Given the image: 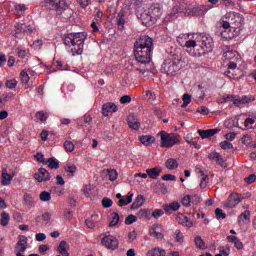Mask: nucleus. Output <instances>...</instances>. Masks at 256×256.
Masks as SVG:
<instances>
[{
    "label": "nucleus",
    "mask_w": 256,
    "mask_h": 256,
    "mask_svg": "<svg viewBox=\"0 0 256 256\" xmlns=\"http://www.w3.org/2000/svg\"><path fill=\"white\" fill-rule=\"evenodd\" d=\"M153 51V39L149 36H141L134 44V55L138 63L147 65L151 63V53Z\"/></svg>",
    "instance_id": "obj_1"
},
{
    "label": "nucleus",
    "mask_w": 256,
    "mask_h": 256,
    "mask_svg": "<svg viewBox=\"0 0 256 256\" xmlns=\"http://www.w3.org/2000/svg\"><path fill=\"white\" fill-rule=\"evenodd\" d=\"M87 40V32H78L67 34L64 38L66 50L72 55H81Z\"/></svg>",
    "instance_id": "obj_2"
},
{
    "label": "nucleus",
    "mask_w": 256,
    "mask_h": 256,
    "mask_svg": "<svg viewBox=\"0 0 256 256\" xmlns=\"http://www.w3.org/2000/svg\"><path fill=\"white\" fill-rule=\"evenodd\" d=\"M197 37H199L197 33H182L177 37V43H179L181 47H184L187 53H189V55L192 57L197 56V53L193 52L195 49V41H197Z\"/></svg>",
    "instance_id": "obj_3"
},
{
    "label": "nucleus",
    "mask_w": 256,
    "mask_h": 256,
    "mask_svg": "<svg viewBox=\"0 0 256 256\" xmlns=\"http://www.w3.org/2000/svg\"><path fill=\"white\" fill-rule=\"evenodd\" d=\"M137 17L142 22V25L149 27V25H155L157 19L161 17V9L151 6L148 10L138 13Z\"/></svg>",
    "instance_id": "obj_4"
},
{
    "label": "nucleus",
    "mask_w": 256,
    "mask_h": 256,
    "mask_svg": "<svg viewBox=\"0 0 256 256\" xmlns=\"http://www.w3.org/2000/svg\"><path fill=\"white\" fill-rule=\"evenodd\" d=\"M159 136L161 139L160 147H164L166 149H171V147H175L181 141V137L176 133H168L166 131L159 132Z\"/></svg>",
    "instance_id": "obj_5"
},
{
    "label": "nucleus",
    "mask_w": 256,
    "mask_h": 256,
    "mask_svg": "<svg viewBox=\"0 0 256 256\" xmlns=\"http://www.w3.org/2000/svg\"><path fill=\"white\" fill-rule=\"evenodd\" d=\"M197 35L198 37L195 41V47H197V43H201V50L196 53V57H201L202 55H205V53L213 51V38L201 33H197Z\"/></svg>",
    "instance_id": "obj_6"
},
{
    "label": "nucleus",
    "mask_w": 256,
    "mask_h": 256,
    "mask_svg": "<svg viewBox=\"0 0 256 256\" xmlns=\"http://www.w3.org/2000/svg\"><path fill=\"white\" fill-rule=\"evenodd\" d=\"M237 19L239 20V13L236 12H228L221 18L219 23L217 24L220 29L227 31L231 29V25H235L237 23Z\"/></svg>",
    "instance_id": "obj_7"
},
{
    "label": "nucleus",
    "mask_w": 256,
    "mask_h": 256,
    "mask_svg": "<svg viewBox=\"0 0 256 256\" xmlns=\"http://www.w3.org/2000/svg\"><path fill=\"white\" fill-rule=\"evenodd\" d=\"M20 79L23 87L29 89V87H33L35 79H37V72L31 69H24L20 73Z\"/></svg>",
    "instance_id": "obj_8"
},
{
    "label": "nucleus",
    "mask_w": 256,
    "mask_h": 256,
    "mask_svg": "<svg viewBox=\"0 0 256 256\" xmlns=\"http://www.w3.org/2000/svg\"><path fill=\"white\" fill-rule=\"evenodd\" d=\"M36 27L35 24H21L18 23L15 26V30L13 32L14 37H16V39H21L23 37V35H25V33H34L36 31Z\"/></svg>",
    "instance_id": "obj_9"
},
{
    "label": "nucleus",
    "mask_w": 256,
    "mask_h": 256,
    "mask_svg": "<svg viewBox=\"0 0 256 256\" xmlns=\"http://www.w3.org/2000/svg\"><path fill=\"white\" fill-rule=\"evenodd\" d=\"M180 69L179 62H175L171 59H166L161 68V70L167 73V75H170V77L177 75Z\"/></svg>",
    "instance_id": "obj_10"
},
{
    "label": "nucleus",
    "mask_w": 256,
    "mask_h": 256,
    "mask_svg": "<svg viewBox=\"0 0 256 256\" xmlns=\"http://www.w3.org/2000/svg\"><path fill=\"white\" fill-rule=\"evenodd\" d=\"M101 243L103 247H106V249H110V251H115V249H119V240L111 234H105L101 239Z\"/></svg>",
    "instance_id": "obj_11"
},
{
    "label": "nucleus",
    "mask_w": 256,
    "mask_h": 256,
    "mask_svg": "<svg viewBox=\"0 0 256 256\" xmlns=\"http://www.w3.org/2000/svg\"><path fill=\"white\" fill-rule=\"evenodd\" d=\"M237 125L239 129H253V125H255V118L248 116L247 114H241L238 116Z\"/></svg>",
    "instance_id": "obj_12"
},
{
    "label": "nucleus",
    "mask_w": 256,
    "mask_h": 256,
    "mask_svg": "<svg viewBox=\"0 0 256 256\" xmlns=\"http://www.w3.org/2000/svg\"><path fill=\"white\" fill-rule=\"evenodd\" d=\"M47 7L53 11H63L67 9V2L65 0H47Z\"/></svg>",
    "instance_id": "obj_13"
},
{
    "label": "nucleus",
    "mask_w": 256,
    "mask_h": 256,
    "mask_svg": "<svg viewBox=\"0 0 256 256\" xmlns=\"http://www.w3.org/2000/svg\"><path fill=\"white\" fill-rule=\"evenodd\" d=\"M255 101V96L253 95H244V96H239L236 95V99L234 101L235 107H243L245 105H249V103H253Z\"/></svg>",
    "instance_id": "obj_14"
},
{
    "label": "nucleus",
    "mask_w": 256,
    "mask_h": 256,
    "mask_svg": "<svg viewBox=\"0 0 256 256\" xmlns=\"http://www.w3.org/2000/svg\"><path fill=\"white\" fill-rule=\"evenodd\" d=\"M34 179L38 181V183H47V181L51 180V174L47 169L45 168H40L38 172L34 174Z\"/></svg>",
    "instance_id": "obj_15"
},
{
    "label": "nucleus",
    "mask_w": 256,
    "mask_h": 256,
    "mask_svg": "<svg viewBox=\"0 0 256 256\" xmlns=\"http://www.w3.org/2000/svg\"><path fill=\"white\" fill-rule=\"evenodd\" d=\"M163 226L161 224H154L150 228V236L154 237V239H158L159 241L163 240L165 235H163Z\"/></svg>",
    "instance_id": "obj_16"
},
{
    "label": "nucleus",
    "mask_w": 256,
    "mask_h": 256,
    "mask_svg": "<svg viewBox=\"0 0 256 256\" xmlns=\"http://www.w3.org/2000/svg\"><path fill=\"white\" fill-rule=\"evenodd\" d=\"M241 203V197L239 194H231L228 201L224 204L225 209H233Z\"/></svg>",
    "instance_id": "obj_17"
},
{
    "label": "nucleus",
    "mask_w": 256,
    "mask_h": 256,
    "mask_svg": "<svg viewBox=\"0 0 256 256\" xmlns=\"http://www.w3.org/2000/svg\"><path fill=\"white\" fill-rule=\"evenodd\" d=\"M119 111V107L115 105V103L108 102L102 106V115L104 117H109V115H113V113H117Z\"/></svg>",
    "instance_id": "obj_18"
},
{
    "label": "nucleus",
    "mask_w": 256,
    "mask_h": 256,
    "mask_svg": "<svg viewBox=\"0 0 256 256\" xmlns=\"http://www.w3.org/2000/svg\"><path fill=\"white\" fill-rule=\"evenodd\" d=\"M29 243V239L25 235H21L18 237V242L15 247V251L25 252L27 251V244Z\"/></svg>",
    "instance_id": "obj_19"
},
{
    "label": "nucleus",
    "mask_w": 256,
    "mask_h": 256,
    "mask_svg": "<svg viewBox=\"0 0 256 256\" xmlns=\"http://www.w3.org/2000/svg\"><path fill=\"white\" fill-rule=\"evenodd\" d=\"M176 221L180 223V225H183V227H190L193 226V220H191L189 217L185 216L184 214H178L176 216Z\"/></svg>",
    "instance_id": "obj_20"
},
{
    "label": "nucleus",
    "mask_w": 256,
    "mask_h": 256,
    "mask_svg": "<svg viewBox=\"0 0 256 256\" xmlns=\"http://www.w3.org/2000/svg\"><path fill=\"white\" fill-rule=\"evenodd\" d=\"M13 177H15V174L13 173H8L7 172V168H3L2 169V185H4V187H7V185H11V181H13Z\"/></svg>",
    "instance_id": "obj_21"
},
{
    "label": "nucleus",
    "mask_w": 256,
    "mask_h": 256,
    "mask_svg": "<svg viewBox=\"0 0 256 256\" xmlns=\"http://www.w3.org/2000/svg\"><path fill=\"white\" fill-rule=\"evenodd\" d=\"M221 131L220 129H208V130H198V133L202 139H209V137H213V135H217Z\"/></svg>",
    "instance_id": "obj_22"
},
{
    "label": "nucleus",
    "mask_w": 256,
    "mask_h": 256,
    "mask_svg": "<svg viewBox=\"0 0 256 256\" xmlns=\"http://www.w3.org/2000/svg\"><path fill=\"white\" fill-rule=\"evenodd\" d=\"M128 125H129L130 129L137 131V130H139V127H141V122H139V119H137V116L130 115L128 117Z\"/></svg>",
    "instance_id": "obj_23"
},
{
    "label": "nucleus",
    "mask_w": 256,
    "mask_h": 256,
    "mask_svg": "<svg viewBox=\"0 0 256 256\" xmlns=\"http://www.w3.org/2000/svg\"><path fill=\"white\" fill-rule=\"evenodd\" d=\"M224 61H239V54L237 51L228 50L223 54Z\"/></svg>",
    "instance_id": "obj_24"
},
{
    "label": "nucleus",
    "mask_w": 256,
    "mask_h": 256,
    "mask_svg": "<svg viewBox=\"0 0 256 256\" xmlns=\"http://www.w3.org/2000/svg\"><path fill=\"white\" fill-rule=\"evenodd\" d=\"M227 241L229 243H233L234 247H236L238 249V251H241V249H243V247H244L243 242H241V240L237 236L229 235V236H227Z\"/></svg>",
    "instance_id": "obj_25"
},
{
    "label": "nucleus",
    "mask_w": 256,
    "mask_h": 256,
    "mask_svg": "<svg viewBox=\"0 0 256 256\" xmlns=\"http://www.w3.org/2000/svg\"><path fill=\"white\" fill-rule=\"evenodd\" d=\"M133 193L129 192L128 195L122 196L118 202L119 207H125L133 202Z\"/></svg>",
    "instance_id": "obj_26"
},
{
    "label": "nucleus",
    "mask_w": 256,
    "mask_h": 256,
    "mask_svg": "<svg viewBox=\"0 0 256 256\" xmlns=\"http://www.w3.org/2000/svg\"><path fill=\"white\" fill-rule=\"evenodd\" d=\"M145 197L143 195H138L134 202L131 205V209L135 210V209H139L140 207H143V205H145Z\"/></svg>",
    "instance_id": "obj_27"
},
{
    "label": "nucleus",
    "mask_w": 256,
    "mask_h": 256,
    "mask_svg": "<svg viewBox=\"0 0 256 256\" xmlns=\"http://www.w3.org/2000/svg\"><path fill=\"white\" fill-rule=\"evenodd\" d=\"M139 141L142 145H145V147H149V145L155 143V138L151 135H142L139 137Z\"/></svg>",
    "instance_id": "obj_28"
},
{
    "label": "nucleus",
    "mask_w": 256,
    "mask_h": 256,
    "mask_svg": "<svg viewBox=\"0 0 256 256\" xmlns=\"http://www.w3.org/2000/svg\"><path fill=\"white\" fill-rule=\"evenodd\" d=\"M238 223L239 225H245V223H251V212L244 211L239 217H238Z\"/></svg>",
    "instance_id": "obj_29"
},
{
    "label": "nucleus",
    "mask_w": 256,
    "mask_h": 256,
    "mask_svg": "<svg viewBox=\"0 0 256 256\" xmlns=\"http://www.w3.org/2000/svg\"><path fill=\"white\" fill-rule=\"evenodd\" d=\"M162 207L166 213H169L170 211H179L181 204H179L177 201H174L171 204H164Z\"/></svg>",
    "instance_id": "obj_30"
},
{
    "label": "nucleus",
    "mask_w": 256,
    "mask_h": 256,
    "mask_svg": "<svg viewBox=\"0 0 256 256\" xmlns=\"http://www.w3.org/2000/svg\"><path fill=\"white\" fill-rule=\"evenodd\" d=\"M237 61L238 60H232L228 64V70L225 72V75L227 77H229L230 79H233V77H234L233 71H235V69H237Z\"/></svg>",
    "instance_id": "obj_31"
},
{
    "label": "nucleus",
    "mask_w": 256,
    "mask_h": 256,
    "mask_svg": "<svg viewBox=\"0 0 256 256\" xmlns=\"http://www.w3.org/2000/svg\"><path fill=\"white\" fill-rule=\"evenodd\" d=\"M146 173L150 179H157L161 175V168H148L146 169Z\"/></svg>",
    "instance_id": "obj_32"
},
{
    "label": "nucleus",
    "mask_w": 256,
    "mask_h": 256,
    "mask_svg": "<svg viewBox=\"0 0 256 256\" xmlns=\"http://www.w3.org/2000/svg\"><path fill=\"white\" fill-rule=\"evenodd\" d=\"M138 217L140 219H146L147 221H151V217H152L151 209L149 208L140 209L138 212Z\"/></svg>",
    "instance_id": "obj_33"
},
{
    "label": "nucleus",
    "mask_w": 256,
    "mask_h": 256,
    "mask_svg": "<svg viewBox=\"0 0 256 256\" xmlns=\"http://www.w3.org/2000/svg\"><path fill=\"white\" fill-rule=\"evenodd\" d=\"M199 175H200V188L205 189L209 184V176L205 174L203 170L199 171Z\"/></svg>",
    "instance_id": "obj_34"
},
{
    "label": "nucleus",
    "mask_w": 256,
    "mask_h": 256,
    "mask_svg": "<svg viewBox=\"0 0 256 256\" xmlns=\"http://www.w3.org/2000/svg\"><path fill=\"white\" fill-rule=\"evenodd\" d=\"M165 249L156 247L148 251L147 256H166Z\"/></svg>",
    "instance_id": "obj_35"
},
{
    "label": "nucleus",
    "mask_w": 256,
    "mask_h": 256,
    "mask_svg": "<svg viewBox=\"0 0 256 256\" xmlns=\"http://www.w3.org/2000/svg\"><path fill=\"white\" fill-rule=\"evenodd\" d=\"M14 9H15L14 11L15 15L21 16L23 15V13H25V11H27V9H29V7L25 4H16L14 6Z\"/></svg>",
    "instance_id": "obj_36"
},
{
    "label": "nucleus",
    "mask_w": 256,
    "mask_h": 256,
    "mask_svg": "<svg viewBox=\"0 0 256 256\" xmlns=\"http://www.w3.org/2000/svg\"><path fill=\"white\" fill-rule=\"evenodd\" d=\"M58 253L63 256H69V252L67 251V241L62 240L58 246Z\"/></svg>",
    "instance_id": "obj_37"
},
{
    "label": "nucleus",
    "mask_w": 256,
    "mask_h": 256,
    "mask_svg": "<svg viewBox=\"0 0 256 256\" xmlns=\"http://www.w3.org/2000/svg\"><path fill=\"white\" fill-rule=\"evenodd\" d=\"M179 167V162H177V159L170 158L166 161V168H168L170 171H174V169H177Z\"/></svg>",
    "instance_id": "obj_38"
},
{
    "label": "nucleus",
    "mask_w": 256,
    "mask_h": 256,
    "mask_svg": "<svg viewBox=\"0 0 256 256\" xmlns=\"http://www.w3.org/2000/svg\"><path fill=\"white\" fill-rule=\"evenodd\" d=\"M174 237L177 243H179L180 245H183L185 243V236L183 235V233H181V230H175Z\"/></svg>",
    "instance_id": "obj_39"
},
{
    "label": "nucleus",
    "mask_w": 256,
    "mask_h": 256,
    "mask_svg": "<svg viewBox=\"0 0 256 256\" xmlns=\"http://www.w3.org/2000/svg\"><path fill=\"white\" fill-rule=\"evenodd\" d=\"M107 174L109 177V181H117V179L119 178V173L115 169H108Z\"/></svg>",
    "instance_id": "obj_40"
},
{
    "label": "nucleus",
    "mask_w": 256,
    "mask_h": 256,
    "mask_svg": "<svg viewBox=\"0 0 256 256\" xmlns=\"http://www.w3.org/2000/svg\"><path fill=\"white\" fill-rule=\"evenodd\" d=\"M36 119H38V121H47V119H49V113L41 110V111H38L36 113Z\"/></svg>",
    "instance_id": "obj_41"
},
{
    "label": "nucleus",
    "mask_w": 256,
    "mask_h": 256,
    "mask_svg": "<svg viewBox=\"0 0 256 256\" xmlns=\"http://www.w3.org/2000/svg\"><path fill=\"white\" fill-rule=\"evenodd\" d=\"M1 225L3 226V227H7V225H9V221H10V219H11V217L9 216V213H7V212H3L2 214H1Z\"/></svg>",
    "instance_id": "obj_42"
},
{
    "label": "nucleus",
    "mask_w": 256,
    "mask_h": 256,
    "mask_svg": "<svg viewBox=\"0 0 256 256\" xmlns=\"http://www.w3.org/2000/svg\"><path fill=\"white\" fill-rule=\"evenodd\" d=\"M40 201H43L44 203H47L51 201V192L43 191L40 193Z\"/></svg>",
    "instance_id": "obj_43"
},
{
    "label": "nucleus",
    "mask_w": 256,
    "mask_h": 256,
    "mask_svg": "<svg viewBox=\"0 0 256 256\" xmlns=\"http://www.w3.org/2000/svg\"><path fill=\"white\" fill-rule=\"evenodd\" d=\"M218 251L222 256H229L231 254V248L229 246H220Z\"/></svg>",
    "instance_id": "obj_44"
},
{
    "label": "nucleus",
    "mask_w": 256,
    "mask_h": 256,
    "mask_svg": "<svg viewBox=\"0 0 256 256\" xmlns=\"http://www.w3.org/2000/svg\"><path fill=\"white\" fill-rule=\"evenodd\" d=\"M46 163H48V167L50 169H59V162L55 158H49Z\"/></svg>",
    "instance_id": "obj_45"
},
{
    "label": "nucleus",
    "mask_w": 256,
    "mask_h": 256,
    "mask_svg": "<svg viewBox=\"0 0 256 256\" xmlns=\"http://www.w3.org/2000/svg\"><path fill=\"white\" fill-rule=\"evenodd\" d=\"M64 169H65L66 173H71V175H75V172L77 171V166H75V164H73V163H68V164H66Z\"/></svg>",
    "instance_id": "obj_46"
},
{
    "label": "nucleus",
    "mask_w": 256,
    "mask_h": 256,
    "mask_svg": "<svg viewBox=\"0 0 256 256\" xmlns=\"http://www.w3.org/2000/svg\"><path fill=\"white\" fill-rule=\"evenodd\" d=\"M194 243L198 249H205V242L203 241V238H201V236H197L194 239Z\"/></svg>",
    "instance_id": "obj_47"
},
{
    "label": "nucleus",
    "mask_w": 256,
    "mask_h": 256,
    "mask_svg": "<svg viewBox=\"0 0 256 256\" xmlns=\"http://www.w3.org/2000/svg\"><path fill=\"white\" fill-rule=\"evenodd\" d=\"M119 221H120L119 214L117 212H114L112 214V220L110 222V227H115V226L119 225Z\"/></svg>",
    "instance_id": "obj_48"
},
{
    "label": "nucleus",
    "mask_w": 256,
    "mask_h": 256,
    "mask_svg": "<svg viewBox=\"0 0 256 256\" xmlns=\"http://www.w3.org/2000/svg\"><path fill=\"white\" fill-rule=\"evenodd\" d=\"M235 99H237V95H230V94H225L222 97L221 103H229V101H235Z\"/></svg>",
    "instance_id": "obj_49"
},
{
    "label": "nucleus",
    "mask_w": 256,
    "mask_h": 256,
    "mask_svg": "<svg viewBox=\"0 0 256 256\" xmlns=\"http://www.w3.org/2000/svg\"><path fill=\"white\" fill-rule=\"evenodd\" d=\"M182 108L185 109V107H187L189 105V103H191V95H189L188 93H185L182 97Z\"/></svg>",
    "instance_id": "obj_50"
},
{
    "label": "nucleus",
    "mask_w": 256,
    "mask_h": 256,
    "mask_svg": "<svg viewBox=\"0 0 256 256\" xmlns=\"http://www.w3.org/2000/svg\"><path fill=\"white\" fill-rule=\"evenodd\" d=\"M24 203L26 205H33V203H35V199L33 198V196L29 193L24 194Z\"/></svg>",
    "instance_id": "obj_51"
},
{
    "label": "nucleus",
    "mask_w": 256,
    "mask_h": 256,
    "mask_svg": "<svg viewBox=\"0 0 256 256\" xmlns=\"http://www.w3.org/2000/svg\"><path fill=\"white\" fill-rule=\"evenodd\" d=\"M64 148L68 153H73V151H75V145L71 141H66L64 143Z\"/></svg>",
    "instance_id": "obj_52"
},
{
    "label": "nucleus",
    "mask_w": 256,
    "mask_h": 256,
    "mask_svg": "<svg viewBox=\"0 0 256 256\" xmlns=\"http://www.w3.org/2000/svg\"><path fill=\"white\" fill-rule=\"evenodd\" d=\"M4 103H9L15 99V94L13 92L5 93L2 95Z\"/></svg>",
    "instance_id": "obj_53"
},
{
    "label": "nucleus",
    "mask_w": 256,
    "mask_h": 256,
    "mask_svg": "<svg viewBox=\"0 0 256 256\" xmlns=\"http://www.w3.org/2000/svg\"><path fill=\"white\" fill-rule=\"evenodd\" d=\"M163 215H165V211L163 209H155L152 212V217L154 219H159L160 217H163Z\"/></svg>",
    "instance_id": "obj_54"
},
{
    "label": "nucleus",
    "mask_w": 256,
    "mask_h": 256,
    "mask_svg": "<svg viewBox=\"0 0 256 256\" xmlns=\"http://www.w3.org/2000/svg\"><path fill=\"white\" fill-rule=\"evenodd\" d=\"M31 47H32V49L39 51V49H41L43 47V40H41V39L35 40L32 43Z\"/></svg>",
    "instance_id": "obj_55"
},
{
    "label": "nucleus",
    "mask_w": 256,
    "mask_h": 256,
    "mask_svg": "<svg viewBox=\"0 0 256 256\" xmlns=\"http://www.w3.org/2000/svg\"><path fill=\"white\" fill-rule=\"evenodd\" d=\"M113 206V200H111L110 198H103L102 199V207H104L105 209H109V207Z\"/></svg>",
    "instance_id": "obj_56"
},
{
    "label": "nucleus",
    "mask_w": 256,
    "mask_h": 256,
    "mask_svg": "<svg viewBox=\"0 0 256 256\" xmlns=\"http://www.w3.org/2000/svg\"><path fill=\"white\" fill-rule=\"evenodd\" d=\"M136 221H137V216H135L133 214L129 215L125 219V225H133V223H136Z\"/></svg>",
    "instance_id": "obj_57"
},
{
    "label": "nucleus",
    "mask_w": 256,
    "mask_h": 256,
    "mask_svg": "<svg viewBox=\"0 0 256 256\" xmlns=\"http://www.w3.org/2000/svg\"><path fill=\"white\" fill-rule=\"evenodd\" d=\"M192 199H193V196H189V195L184 196L182 199V205L184 207H189V205H191Z\"/></svg>",
    "instance_id": "obj_58"
},
{
    "label": "nucleus",
    "mask_w": 256,
    "mask_h": 256,
    "mask_svg": "<svg viewBox=\"0 0 256 256\" xmlns=\"http://www.w3.org/2000/svg\"><path fill=\"white\" fill-rule=\"evenodd\" d=\"M220 147L225 151L227 149H233V144L229 141H222L220 143Z\"/></svg>",
    "instance_id": "obj_59"
},
{
    "label": "nucleus",
    "mask_w": 256,
    "mask_h": 256,
    "mask_svg": "<svg viewBox=\"0 0 256 256\" xmlns=\"http://www.w3.org/2000/svg\"><path fill=\"white\" fill-rule=\"evenodd\" d=\"M117 23H118L119 29H123V27H125V19L123 18V13L121 12L118 14Z\"/></svg>",
    "instance_id": "obj_60"
},
{
    "label": "nucleus",
    "mask_w": 256,
    "mask_h": 256,
    "mask_svg": "<svg viewBox=\"0 0 256 256\" xmlns=\"http://www.w3.org/2000/svg\"><path fill=\"white\" fill-rule=\"evenodd\" d=\"M17 81L15 79H11L6 81V87L7 89H15L17 87Z\"/></svg>",
    "instance_id": "obj_61"
},
{
    "label": "nucleus",
    "mask_w": 256,
    "mask_h": 256,
    "mask_svg": "<svg viewBox=\"0 0 256 256\" xmlns=\"http://www.w3.org/2000/svg\"><path fill=\"white\" fill-rule=\"evenodd\" d=\"M215 215L217 219H225V217H227V215L223 213V210L221 208H216Z\"/></svg>",
    "instance_id": "obj_62"
},
{
    "label": "nucleus",
    "mask_w": 256,
    "mask_h": 256,
    "mask_svg": "<svg viewBox=\"0 0 256 256\" xmlns=\"http://www.w3.org/2000/svg\"><path fill=\"white\" fill-rule=\"evenodd\" d=\"M91 191H93V185L91 184L86 185L83 189V193L84 195H86V197H89V195H91Z\"/></svg>",
    "instance_id": "obj_63"
},
{
    "label": "nucleus",
    "mask_w": 256,
    "mask_h": 256,
    "mask_svg": "<svg viewBox=\"0 0 256 256\" xmlns=\"http://www.w3.org/2000/svg\"><path fill=\"white\" fill-rule=\"evenodd\" d=\"M221 5H224V7H233L235 5V2L233 0H220Z\"/></svg>",
    "instance_id": "obj_64"
}]
</instances>
